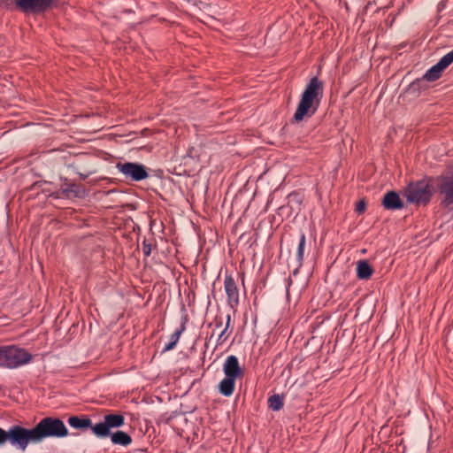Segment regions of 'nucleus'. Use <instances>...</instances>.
I'll list each match as a JSON object with an SVG mask.
<instances>
[{"label":"nucleus","mask_w":453,"mask_h":453,"mask_svg":"<svg viewBox=\"0 0 453 453\" xmlns=\"http://www.w3.org/2000/svg\"><path fill=\"white\" fill-rule=\"evenodd\" d=\"M305 241H306L305 234L303 233H302V234L300 236L299 244H298L297 253H296V257H297V260H298V263H299V266L302 265V263H303V252H304Z\"/></svg>","instance_id":"nucleus-22"},{"label":"nucleus","mask_w":453,"mask_h":453,"mask_svg":"<svg viewBox=\"0 0 453 453\" xmlns=\"http://www.w3.org/2000/svg\"><path fill=\"white\" fill-rule=\"evenodd\" d=\"M116 168L125 176L127 180L140 181L148 178L149 173L146 167L138 163L126 162L118 163Z\"/></svg>","instance_id":"nucleus-6"},{"label":"nucleus","mask_w":453,"mask_h":453,"mask_svg":"<svg viewBox=\"0 0 453 453\" xmlns=\"http://www.w3.org/2000/svg\"><path fill=\"white\" fill-rule=\"evenodd\" d=\"M382 205L387 210H399L403 208V203L395 191H388L384 195Z\"/></svg>","instance_id":"nucleus-12"},{"label":"nucleus","mask_w":453,"mask_h":453,"mask_svg":"<svg viewBox=\"0 0 453 453\" xmlns=\"http://www.w3.org/2000/svg\"><path fill=\"white\" fill-rule=\"evenodd\" d=\"M242 281L244 280V274L243 273L242 274Z\"/></svg>","instance_id":"nucleus-29"},{"label":"nucleus","mask_w":453,"mask_h":453,"mask_svg":"<svg viewBox=\"0 0 453 453\" xmlns=\"http://www.w3.org/2000/svg\"><path fill=\"white\" fill-rule=\"evenodd\" d=\"M185 329H186V320H183L180 323V327L177 328L175 330V332L171 334L170 342L165 346V348L163 349L164 352L169 351L175 348L178 341L180 340L181 334L185 331Z\"/></svg>","instance_id":"nucleus-19"},{"label":"nucleus","mask_w":453,"mask_h":453,"mask_svg":"<svg viewBox=\"0 0 453 453\" xmlns=\"http://www.w3.org/2000/svg\"><path fill=\"white\" fill-rule=\"evenodd\" d=\"M142 252L145 257H149L151 253V244L148 243L146 241L142 243Z\"/></svg>","instance_id":"nucleus-25"},{"label":"nucleus","mask_w":453,"mask_h":453,"mask_svg":"<svg viewBox=\"0 0 453 453\" xmlns=\"http://www.w3.org/2000/svg\"><path fill=\"white\" fill-rule=\"evenodd\" d=\"M28 362V352L15 345L0 346V367L17 368Z\"/></svg>","instance_id":"nucleus-3"},{"label":"nucleus","mask_w":453,"mask_h":453,"mask_svg":"<svg viewBox=\"0 0 453 453\" xmlns=\"http://www.w3.org/2000/svg\"><path fill=\"white\" fill-rule=\"evenodd\" d=\"M8 441L7 432L0 427V445Z\"/></svg>","instance_id":"nucleus-27"},{"label":"nucleus","mask_w":453,"mask_h":453,"mask_svg":"<svg viewBox=\"0 0 453 453\" xmlns=\"http://www.w3.org/2000/svg\"><path fill=\"white\" fill-rule=\"evenodd\" d=\"M269 407L273 411H280L283 407V399L279 395H273L268 399Z\"/></svg>","instance_id":"nucleus-21"},{"label":"nucleus","mask_w":453,"mask_h":453,"mask_svg":"<svg viewBox=\"0 0 453 453\" xmlns=\"http://www.w3.org/2000/svg\"><path fill=\"white\" fill-rule=\"evenodd\" d=\"M35 187H36V184L30 186V191L35 190Z\"/></svg>","instance_id":"nucleus-28"},{"label":"nucleus","mask_w":453,"mask_h":453,"mask_svg":"<svg viewBox=\"0 0 453 453\" xmlns=\"http://www.w3.org/2000/svg\"><path fill=\"white\" fill-rule=\"evenodd\" d=\"M432 195V188L425 180L409 184L404 191L407 201L417 204H427Z\"/></svg>","instance_id":"nucleus-4"},{"label":"nucleus","mask_w":453,"mask_h":453,"mask_svg":"<svg viewBox=\"0 0 453 453\" xmlns=\"http://www.w3.org/2000/svg\"><path fill=\"white\" fill-rule=\"evenodd\" d=\"M366 203L364 200H360L356 204V211L359 214L363 213L365 211Z\"/></svg>","instance_id":"nucleus-24"},{"label":"nucleus","mask_w":453,"mask_h":453,"mask_svg":"<svg viewBox=\"0 0 453 453\" xmlns=\"http://www.w3.org/2000/svg\"><path fill=\"white\" fill-rule=\"evenodd\" d=\"M0 7L28 12V0H0Z\"/></svg>","instance_id":"nucleus-14"},{"label":"nucleus","mask_w":453,"mask_h":453,"mask_svg":"<svg viewBox=\"0 0 453 453\" xmlns=\"http://www.w3.org/2000/svg\"><path fill=\"white\" fill-rule=\"evenodd\" d=\"M224 288L227 296V303L232 309H235L240 303V293L236 280L232 275H226Z\"/></svg>","instance_id":"nucleus-9"},{"label":"nucleus","mask_w":453,"mask_h":453,"mask_svg":"<svg viewBox=\"0 0 453 453\" xmlns=\"http://www.w3.org/2000/svg\"><path fill=\"white\" fill-rule=\"evenodd\" d=\"M68 435V429L64 422L57 418H43L35 427L30 429V441L39 442L47 437L62 438Z\"/></svg>","instance_id":"nucleus-2"},{"label":"nucleus","mask_w":453,"mask_h":453,"mask_svg":"<svg viewBox=\"0 0 453 453\" xmlns=\"http://www.w3.org/2000/svg\"><path fill=\"white\" fill-rule=\"evenodd\" d=\"M68 424L75 429L90 428L92 430L94 426L91 419L87 416H71L68 418Z\"/></svg>","instance_id":"nucleus-13"},{"label":"nucleus","mask_w":453,"mask_h":453,"mask_svg":"<svg viewBox=\"0 0 453 453\" xmlns=\"http://www.w3.org/2000/svg\"><path fill=\"white\" fill-rule=\"evenodd\" d=\"M7 436L12 444H17L23 450L28 445V429L14 426L7 432Z\"/></svg>","instance_id":"nucleus-10"},{"label":"nucleus","mask_w":453,"mask_h":453,"mask_svg":"<svg viewBox=\"0 0 453 453\" xmlns=\"http://www.w3.org/2000/svg\"><path fill=\"white\" fill-rule=\"evenodd\" d=\"M213 335H214V333H212V334H211L210 338L211 339V338L213 337Z\"/></svg>","instance_id":"nucleus-30"},{"label":"nucleus","mask_w":453,"mask_h":453,"mask_svg":"<svg viewBox=\"0 0 453 453\" xmlns=\"http://www.w3.org/2000/svg\"><path fill=\"white\" fill-rule=\"evenodd\" d=\"M125 424V418L120 413H109L104 417V420L94 425L92 433L97 438H106L111 434V429L119 428Z\"/></svg>","instance_id":"nucleus-5"},{"label":"nucleus","mask_w":453,"mask_h":453,"mask_svg":"<svg viewBox=\"0 0 453 453\" xmlns=\"http://www.w3.org/2000/svg\"><path fill=\"white\" fill-rule=\"evenodd\" d=\"M53 5V0H30V12H43Z\"/></svg>","instance_id":"nucleus-20"},{"label":"nucleus","mask_w":453,"mask_h":453,"mask_svg":"<svg viewBox=\"0 0 453 453\" xmlns=\"http://www.w3.org/2000/svg\"><path fill=\"white\" fill-rule=\"evenodd\" d=\"M81 188L80 186L72 183L66 186H62L58 190V196L66 197V198H73L81 196Z\"/></svg>","instance_id":"nucleus-17"},{"label":"nucleus","mask_w":453,"mask_h":453,"mask_svg":"<svg viewBox=\"0 0 453 453\" xmlns=\"http://www.w3.org/2000/svg\"><path fill=\"white\" fill-rule=\"evenodd\" d=\"M323 82L318 77H312L306 85L294 114L296 122H300L305 117L310 118L315 114L323 97Z\"/></svg>","instance_id":"nucleus-1"},{"label":"nucleus","mask_w":453,"mask_h":453,"mask_svg":"<svg viewBox=\"0 0 453 453\" xmlns=\"http://www.w3.org/2000/svg\"><path fill=\"white\" fill-rule=\"evenodd\" d=\"M111 441L115 445L128 446L132 442L131 436L123 431L111 433Z\"/></svg>","instance_id":"nucleus-18"},{"label":"nucleus","mask_w":453,"mask_h":453,"mask_svg":"<svg viewBox=\"0 0 453 453\" xmlns=\"http://www.w3.org/2000/svg\"><path fill=\"white\" fill-rule=\"evenodd\" d=\"M373 273L372 267L366 260H360L357 264V276L360 280H368Z\"/></svg>","instance_id":"nucleus-16"},{"label":"nucleus","mask_w":453,"mask_h":453,"mask_svg":"<svg viewBox=\"0 0 453 453\" xmlns=\"http://www.w3.org/2000/svg\"><path fill=\"white\" fill-rule=\"evenodd\" d=\"M223 371L225 376L235 379L242 377L243 374L242 370L240 367L238 358L233 355L226 357L223 365Z\"/></svg>","instance_id":"nucleus-11"},{"label":"nucleus","mask_w":453,"mask_h":453,"mask_svg":"<svg viewBox=\"0 0 453 453\" xmlns=\"http://www.w3.org/2000/svg\"><path fill=\"white\" fill-rule=\"evenodd\" d=\"M223 324V319L221 316H216L213 322H211L209 326H215L216 327H221Z\"/></svg>","instance_id":"nucleus-26"},{"label":"nucleus","mask_w":453,"mask_h":453,"mask_svg":"<svg viewBox=\"0 0 453 453\" xmlns=\"http://www.w3.org/2000/svg\"><path fill=\"white\" fill-rule=\"evenodd\" d=\"M230 322H231V317H230V315H227L226 326L221 331V333L219 334V337H218V340H217V343L218 344H221V343H223L226 341V337H225V334H226V333L229 326H230Z\"/></svg>","instance_id":"nucleus-23"},{"label":"nucleus","mask_w":453,"mask_h":453,"mask_svg":"<svg viewBox=\"0 0 453 453\" xmlns=\"http://www.w3.org/2000/svg\"><path fill=\"white\" fill-rule=\"evenodd\" d=\"M453 63V50L444 55L434 65H433L423 76V80L434 81L438 80L442 72Z\"/></svg>","instance_id":"nucleus-7"},{"label":"nucleus","mask_w":453,"mask_h":453,"mask_svg":"<svg viewBox=\"0 0 453 453\" xmlns=\"http://www.w3.org/2000/svg\"><path fill=\"white\" fill-rule=\"evenodd\" d=\"M235 378L226 376L219 384L220 394L225 396H230L234 391Z\"/></svg>","instance_id":"nucleus-15"},{"label":"nucleus","mask_w":453,"mask_h":453,"mask_svg":"<svg viewBox=\"0 0 453 453\" xmlns=\"http://www.w3.org/2000/svg\"><path fill=\"white\" fill-rule=\"evenodd\" d=\"M440 196H441V204L453 211V177H446L439 186Z\"/></svg>","instance_id":"nucleus-8"}]
</instances>
